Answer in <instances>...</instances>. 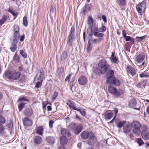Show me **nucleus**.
I'll list each match as a JSON object with an SVG mask.
<instances>
[{
	"mask_svg": "<svg viewBox=\"0 0 149 149\" xmlns=\"http://www.w3.org/2000/svg\"><path fill=\"white\" fill-rule=\"evenodd\" d=\"M131 125L132 129L133 128V133L136 135H139L140 132V128L141 127L140 123L137 121H134L131 123Z\"/></svg>",
	"mask_w": 149,
	"mask_h": 149,
	"instance_id": "1",
	"label": "nucleus"
},
{
	"mask_svg": "<svg viewBox=\"0 0 149 149\" xmlns=\"http://www.w3.org/2000/svg\"><path fill=\"white\" fill-rule=\"evenodd\" d=\"M98 66L103 72H105L108 69L110 68V65L107 63L106 60L104 59L100 61Z\"/></svg>",
	"mask_w": 149,
	"mask_h": 149,
	"instance_id": "2",
	"label": "nucleus"
},
{
	"mask_svg": "<svg viewBox=\"0 0 149 149\" xmlns=\"http://www.w3.org/2000/svg\"><path fill=\"white\" fill-rule=\"evenodd\" d=\"M108 90L109 93L112 94L114 95L117 97L121 95L124 93L123 90L121 89L117 90L116 88L111 86L108 88Z\"/></svg>",
	"mask_w": 149,
	"mask_h": 149,
	"instance_id": "3",
	"label": "nucleus"
},
{
	"mask_svg": "<svg viewBox=\"0 0 149 149\" xmlns=\"http://www.w3.org/2000/svg\"><path fill=\"white\" fill-rule=\"evenodd\" d=\"M75 27L74 26H72L71 28L70 31V34L68 36V40L67 41V43L68 45L69 46H72V42L74 40V31Z\"/></svg>",
	"mask_w": 149,
	"mask_h": 149,
	"instance_id": "4",
	"label": "nucleus"
},
{
	"mask_svg": "<svg viewBox=\"0 0 149 149\" xmlns=\"http://www.w3.org/2000/svg\"><path fill=\"white\" fill-rule=\"evenodd\" d=\"M146 2L144 1H143L136 6V8L139 13H141L144 12L146 8Z\"/></svg>",
	"mask_w": 149,
	"mask_h": 149,
	"instance_id": "5",
	"label": "nucleus"
},
{
	"mask_svg": "<svg viewBox=\"0 0 149 149\" xmlns=\"http://www.w3.org/2000/svg\"><path fill=\"white\" fill-rule=\"evenodd\" d=\"M97 141V139L94 134L92 133L87 140V143L90 145L95 144Z\"/></svg>",
	"mask_w": 149,
	"mask_h": 149,
	"instance_id": "6",
	"label": "nucleus"
},
{
	"mask_svg": "<svg viewBox=\"0 0 149 149\" xmlns=\"http://www.w3.org/2000/svg\"><path fill=\"white\" fill-rule=\"evenodd\" d=\"M143 129L141 132V135L142 138L145 140H147L149 139V133L146 130L147 128L145 126L144 128L142 127Z\"/></svg>",
	"mask_w": 149,
	"mask_h": 149,
	"instance_id": "7",
	"label": "nucleus"
},
{
	"mask_svg": "<svg viewBox=\"0 0 149 149\" xmlns=\"http://www.w3.org/2000/svg\"><path fill=\"white\" fill-rule=\"evenodd\" d=\"M78 83L81 85H84L87 83L88 80L87 78L84 76H80L78 79Z\"/></svg>",
	"mask_w": 149,
	"mask_h": 149,
	"instance_id": "8",
	"label": "nucleus"
},
{
	"mask_svg": "<svg viewBox=\"0 0 149 149\" xmlns=\"http://www.w3.org/2000/svg\"><path fill=\"white\" fill-rule=\"evenodd\" d=\"M132 129L131 123H129L125 124L124 126L123 131L124 133H127L130 132Z\"/></svg>",
	"mask_w": 149,
	"mask_h": 149,
	"instance_id": "9",
	"label": "nucleus"
},
{
	"mask_svg": "<svg viewBox=\"0 0 149 149\" xmlns=\"http://www.w3.org/2000/svg\"><path fill=\"white\" fill-rule=\"evenodd\" d=\"M127 70L128 75L130 74L133 76L136 74V71L135 69L130 65H129L127 67Z\"/></svg>",
	"mask_w": 149,
	"mask_h": 149,
	"instance_id": "10",
	"label": "nucleus"
},
{
	"mask_svg": "<svg viewBox=\"0 0 149 149\" xmlns=\"http://www.w3.org/2000/svg\"><path fill=\"white\" fill-rule=\"evenodd\" d=\"M92 133L84 131L81 132V138L84 139H88Z\"/></svg>",
	"mask_w": 149,
	"mask_h": 149,
	"instance_id": "11",
	"label": "nucleus"
},
{
	"mask_svg": "<svg viewBox=\"0 0 149 149\" xmlns=\"http://www.w3.org/2000/svg\"><path fill=\"white\" fill-rule=\"evenodd\" d=\"M61 134L64 136H69L71 135L69 130L67 129L62 128L61 130Z\"/></svg>",
	"mask_w": 149,
	"mask_h": 149,
	"instance_id": "12",
	"label": "nucleus"
},
{
	"mask_svg": "<svg viewBox=\"0 0 149 149\" xmlns=\"http://www.w3.org/2000/svg\"><path fill=\"white\" fill-rule=\"evenodd\" d=\"M23 122L24 124L26 126H30L32 124V121L28 118H25Z\"/></svg>",
	"mask_w": 149,
	"mask_h": 149,
	"instance_id": "13",
	"label": "nucleus"
},
{
	"mask_svg": "<svg viewBox=\"0 0 149 149\" xmlns=\"http://www.w3.org/2000/svg\"><path fill=\"white\" fill-rule=\"evenodd\" d=\"M145 58V56L143 53H141L137 56L136 58V61L139 63L142 62Z\"/></svg>",
	"mask_w": 149,
	"mask_h": 149,
	"instance_id": "14",
	"label": "nucleus"
},
{
	"mask_svg": "<svg viewBox=\"0 0 149 149\" xmlns=\"http://www.w3.org/2000/svg\"><path fill=\"white\" fill-rule=\"evenodd\" d=\"M33 141L34 143L36 144H40L42 141V138L39 136H36L34 138Z\"/></svg>",
	"mask_w": 149,
	"mask_h": 149,
	"instance_id": "15",
	"label": "nucleus"
},
{
	"mask_svg": "<svg viewBox=\"0 0 149 149\" xmlns=\"http://www.w3.org/2000/svg\"><path fill=\"white\" fill-rule=\"evenodd\" d=\"M36 132L38 134L42 136L43 132V128L42 127H37L36 128Z\"/></svg>",
	"mask_w": 149,
	"mask_h": 149,
	"instance_id": "16",
	"label": "nucleus"
},
{
	"mask_svg": "<svg viewBox=\"0 0 149 149\" xmlns=\"http://www.w3.org/2000/svg\"><path fill=\"white\" fill-rule=\"evenodd\" d=\"M83 130L82 126L81 125H77L75 127L74 133L76 134H79Z\"/></svg>",
	"mask_w": 149,
	"mask_h": 149,
	"instance_id": "17",
	"label": "nucleus"
},
{
	"mask_svg": "<svg viewBox=\"0 0 149 149\" xmlns=\"http://www.w3.org/2000/svg\"><path fill=\"white\" fill-rule=\"evenodd\" d=\"M21 73L19 72H14L12 74V79L16 80L19 78Z\"/></svg>",
	"mask_w": 149,
	"mask_h": 149,
	"instance_id": "18",
	"label": "nucleus"
},
{
	"mask_svg": "<svg viewBox=\"0 0 149 149\" xmlns=\"http://www.w3.org/2000/svg\"><path fill=\"white\" fill-rule=\"evenodd\" d=\"M55 139L52 137L49 136L46 138V141L48 143L52 144L54 142Z\"/></svg>",
	"mask_w": 149,
	"mask_h": 149,
	"instance_id": "19",
	"label": "nucleus"
},
{
	"mask_svg": "<svg viewBox=\"0 0 149 149\" xmlns=\"http://www.w3.org/2000/svg\"><path fill=\"white\" fill-rule=\"evenodd\" d=\"M136 104V100L134 98L130 99L129 102V106L132 107H135Z\"/></svg>",
	"mask_w": 149,
	"mask_h": 149,
	"instance_id": "20",
	"label": "nucleus"
},
{
	"mask_svg": "<svg viewBox=\"0 0 149 149\" xmlns=\"http://www.w3.org/2000/svg\"><path fill=\"white\" fill-rule=\"evenodd\" d=\"M60 142L61 145H65L67 143V139L65 136L61 137L60 139Z\"/></svg>",
	"mask_w": 149,
	"mask_h": 149,
	"instance_id": "21",
	"label": "nucleus"
},
{
	"mask_svg": "<svg viewBox=\"0 0 149 149\" xmlns=\"http://www.w3.org/2000/svg\"><path fill=\"white\" fill-rule=\"evenodd\" d=\"M100 32L97 31H93L94 35L96 37L98 38H101L102 40V38L103 37L104 35L103 33H100Z\"/></svg>",
	"mask_w": 149,
	"mask_h": 149,
	"instance_id": "22",
	"label": "nucleus"
},
{
	"mask_svg": "<svg viewBox=\"0 0 149 149\" xmlns=\"http://www.w3.org/2000/svg\"><path fill=\"white\" fill-rule=\"evenodd\" d=\"M107 80L106 82L107 84H112L115 78L114 77H106Z\"/></svg>",
	"mask_w": 149,
	"mask_h": 149,
	"instance_id": "23",
	"label": "nucleus"
},
{
	"mask_svg": "<svg viewBox=\"0 0 149 149\" xmlns=\"http://www.w3.org/2000/svg\"><path fill=\"white\" fill-rule=\"evenodd\" d=\"M117 3L120 6H123L125 5L126 3V0H117Z\"/></svg>",
	"mask_w": 149,
	"mask_h": 149,
	"instance_id": "24",
	"label": "nucleus"
},
{
	"mask_svg": "<svg viewBox=\"0 0 149 149\" xmlns=\"http://www.w3.org/2000/svg\"><path fill=\"white\" fill-rule=\"evenodd\" d=\"M68 58L67 53L66 51L64 52L62 54L61 56V58L62 60H65Z\"/></svg>",
	"mask_w": 149,
	"mask_h": 149,
	"instance_id": "25",
	"label": "nucleus"
},
{
	"mask_svg": "<svg viewBox=\"0 0 149 149\" xmlns=\"http://www.w3.org/2000/svg\"><path fill=\"white\" fill-rule=\"evenodd\" d=\"M91 7V4H86L82 8V9L84 12H85L87 10H90Z\"/></svg>",
	"mask_w": 149,
	"mask_h": 149,
	"instance_id": "26",
	"label": "nucleus"
},
{
	"mask_svg": "<svg viewBox=\"0 0 149 149\" xmlns=\"http://www.w3.org/2000/svg\"><path fill=\"white\" fill-rule=\"evenodd\" d=\"M93 71L95 73L97 74H100L101 73L104 74L105 72H103L102 71V70L100 69L99 68H93Z\"/></svg>",
	"mask_w": 149,
	"mask_h": 149,
	"instance_id": "27",
	"label": "nucleus"
},
{
	"mask_svg": "<svg viewBox=\"0 0 149 149\" xmlns=\"http://www.w3.org/2000/svg\"><path fill=\"white\" fill-rule=\"evenodd\" d=\"M126 123V121H118L116 122L117 126L118 127L120 128L122 127L123 125Z\"/></svg>",
	"mask_w": 149,
	"mask_h": 149,
	"instance_id": "28",
	"label": "nucleus"
},
{
	"mask_svg": "<svg viewBox=\"0 0 149 149\" xmlns=\"http://www.w3.org/2000/svg\"><path fill=\"white\" fill-rule=\"evenodd\" d=\"M44 78V76L41 75L39 73H37L36 76V79L38 80H40V81H42Z\"/></svg>",
	"mask_w": 149,
	"mask_h": 149,
	"instance_id": "29",
	"label": "nucleus"
},
{
	"mask_svg": "<svg viewBox=\"0 0 149 149\" xmlns=\"http://www.w3.org/2000/svg\"><path fill=\"white\" fill-rule=\"evenodd\" d=\"M113 116V113H108L105 115V118L106 120H109L112 118Z\"/></svg>",
	"mask_w": 149,
	"mask_h": 149,
	"instance_id": "30",
	"label": "nucleus"
},
{
	"mask_svg": "<svg viewBox=\"0 0 149 149\" xmlns=\"http://www.w3.org/2000/svg\"><path fill=\"white\" fill-rule=\"evenodd\" d=\"M7 17L8 16L7 15H4L3 16L2 19L0 20V25L1 26L7 20Z\"/></svg>",
	"mask_w": 149,
	"mask_h": 149,
	"instance_id": "31",
	"label": "nucleus"
},
{
	"mask_svg": "<svg viewBox=\"0 0 149 149\" xmlns=\"http://www.w3.org/2000/svg\"><path fill=\"white\" fill-rule=\"evenodd\" d=\"M13 35L15 38L14 40H15L16 41H18L19 40L20 36L19 33V32H14Z\"/></svg>",
	"mask_w": 149,
	"mask_h": 149,
	"instance_id": "32",
	"label": "nucleus"
},
{
	"mask_svg": "<svg viewBox=\"0 0 149 149\" xmlns=\"http://www.w3.org/2000/svg\"><path fill=\"white\" fill-rule=\"evenodd\" d=\"M20 57L18 56L17 54L16 53L15 54L13 59L17 63H18L19 61Z\"/></svg>",
	"mask_w": 149,
	"mask_h": 149,
	"instance_id": "33",
	"label": "nucleus"
},
{
	"mask_svg": "<svg viewBox=\"0 0 149 149\" xmlns=\"http://www.w3.org/2000/svg\"><path fill=\"white\" fill-rule=\"evenodd\" d=\"M112 84H113L116 86H119L120 83L118 79L115 78Z\"/></svg>",
	"mask_w": 149,
	"mask_h": 149,
	"instance_id": "34",
	"label": "nucleus"
},
{
	"mask_svg": "<svg viewBox=\"0 0 149 149\" xmlns=\"http://www.w3.org/2000/svg\"><path fill=\"white\" fill-rule=\"evenodd\" d=\"M118 58L114 56L113 54H112L111 58V61L112 62L115 63H117Z\"/></svg>",
	"mask_w": 149,
	"mask_h": 149,
	"instance_id": "35",
	"label": "nucleus"
},
{
	"mask_svg": "<svg viewBox=\"0 0 149 149\" xmlns=\"http://www.w3.org/2000/svg\"><path fill=\"white\" fill-rule=\"evenodd\" d=\"M114 72L112 70H109L107 72V77H114Z\"/></svg>",
	"mask_w": 149,
	"mask_h": 149,
	"instance_id": "36",
	"label": "nucleus"
},
{
	"mask_svg": "<svg viewBox=\"0 0 149 149\" xmlns=\"http://www.w3.org/2000/svg\"><path fill=\"white\" fill-rule=\"evenodd\" d=\"M136 141L140 146L144 144V142L141 138L137 139Z\"/></svg>",
	"mask_w": 149,
	"mask_h": 149,
	"instance_id": "37",
	"label": "nucleus"
},
{
	"mask_svg": "<svg viewBox=\"0 0 149 149\" xmlns=\"http://www.w3.org/2000/svg\"><path fill=\"white\" fill-rule=\"evenodd\" d=\"M146 38V36H144L141 37H136V40L137 42H140L143 40L144 39Z\"/></svg>",
	"mask_w": 149,
	"mask_h": 149,
	"instance_id": "38",
	"label": "nucleus"
},
{
	"mask_svg": "<svg viewBox=\"0 0 149 149\" xmlns=\"http://www.w3.org/2000/svg\"><path fill=\"white\" fill-rule=\"evenodd\" d=\"M28 21L27 18L26 17L24 16L23 19V24L25 26H27L28 25Z\"/></svg>",
	"mask_w": 149,
	"mask_h": 149,
	"instance_id": "39",
	"label": "nucleus"
},
{
	"mask_svg": "<svg viewBox=\"0 0 149 149\" xmlns=\"http://www.w3.org/2000/svg\"><path fill=\"white\" fill-rule=\"evenodd\" d=\"M102 40V39L101 38H97L93 39L92 41V42L93 43L95 44L96 43L97 44L99 43Z\"/></svg>",
	"mask_w": 149,
	"mask_h": 149,
	"instance_id": "40",
	"label": "nucleus"
},
{
	"mask_svg": "<svg viewBox=\"0 0 149 149\" xmlns=\"http://www.w3.org/2000/svg\"><path fill=\"white\" fill-rule=\"evenodd\" d=\"M6 122L5 118L3 116H0V124L2 125L3 124Z\"/></svg>",
	"mask_w": 149,
	"mask_h": 149,
	"instance_id": "41",
	"label": "nucleus"
},
{
	"mask_svg": "<svg viewBox=\"0 0 149 149\" xmlns=\"http://www.w3.org/2000/svg\"><path fill=\"white\" fill-rule=\"evenodd\" d=\"M20 53L21 56L24 58H26L27 57V54L25 53L23 50H21L20 51Z\"/></svg>",
	"mask_w": 149,
	"mask_h": 149,
	"instance_id": "42",
	"label": "nucleus"
},
{
	"mask_svg": "<svg viewBox=\"0 0 149 149\" xmlns=\"http://www.w3.org/2000/svg\"><path fill=\"white\" fill-rule=\"evenodd\" d=\"M92 48V46H91V42H90L88 41L87 49V51L88 52H90Z\"/></svg>",
	"mask_w": 149,
	"mask_h": 149,
	"instance_id": "43",
	"label": "nucleus"
},
{
	"mask_svg": "<svg viewBox=\"0 0 149 149\" xmlns=\"http://www.w3.org/2000/svg\"><path fill=\"white\" fill-rule=\"evenodd\" d=\"M106 27L104 26H102V27L98 29V31L99 32H103L106 31Z\"/></svg>",
	"mask_w": 149,
	"mask_h": 149,
	"instance_id": "44",
	"label": "nucleus"
},
{
	"mask_svg": "<svg viewBox=\"0 0 149 149\" xmlns=\"http://www.w3.org/2000/svg\"><path fill=\"white\" fill-rule=\"evenodd\" d=\"M88 23L89 25L92 26L93 24V21L91 17H89L88 19Z\"/></svg>",
	"mask_w": 149,
	"mask_h": 149,
	"instance_id": "45",
	"label": "nucleus"
},
{
	"mask_svg": "<svg viewBox=\"0 0 149 149\" xmlns=\"http://www.w3.org/2000/svg\"><path fill=\"white\" fill-rule=\"evenodd\" d=\"M5 128L2 125H0V134L5 133Z\"/></svg>",
	"mask_w": 149,
	"mask_h": 149,
	"instance_id": "46",
	"label": "nucleus"
},
{
	"mask_svg": "<svg viewBox=\"0 0 149 149\" xmlns=\"http://www.w3.org/2000/svg\"><path fill=\"white\" fill-rule=\"evenodd\" d=\"M42 81H40V80H38V81L37 82L36 85L35 86L36 88H38L40 87V86L41 84Z\"/></svg>",
	"mask_w": 149,
	"mask_h": 149,
	"instance_id": "47",
	"label": "nucleus"
},
{
	"mask_svg": "<svg viewBox=\"0 0 149 149\" xmlns=\"http://www.w3.org/2000/svg\"><path fill=\"white\" fill-rule=\"evenodd\" d=\"M5 75L10 79H12V74H11L8 71H7L5 73Z\"/></svg>",
	"mask_w": 149,
	"mask_h": 149,
	"instance_id": "48",
	"label": "nucleus"
},
{
	"mask_svg": "<svg viewBox=\"0 0 149 149\" xmlns=\"http://www.w3.org/2000/svg\"><path fill=\"white\" fill-rule=\"evenodd\" d=\"M58 95V93L57 92H54L52 97V100L54 101L55 99L57 96Z\"/></svg>",
	"mask_w": 149,
	"mask_h": 149,
	"instance_id": "49",
	"label": "nucleus"
},
{
	"mask_svg": "<svg viewBox=\"0 0 149 149\" xmlns=\"http://www.w3.org/2000/svg\"><path fill=\"white\" fill-rule=\"evenodd\" d=\"M19 28L17 25H15L14 27L13 30L14 32H18L19 31Z\"/></svg>",
	"mask_w": 149,
	"mask_h": 149,
	"instance_id": "50",
	"label": "nucleus"
},
{
	"mask_svg": "<svg viewBox=\"0 0 149 149\" xmlns=\"http://www.w3.org/2000/svg\"><path fill=\"white\" fill-rule=\"evenodd\" d=\"M25 103H21L19 106V111H20L24 107Z\"/></svg>",
	"mask_w": 149,
	"mask_h": 149,
	"instance_id": "51",
	"label": "nucleus"
},
{
	"mask_svg": "<svg viewBox=\"0 0 149 149\" xmlns=\"http://www.w3.org/2000/svg\"><path fill=\"white\" fill-rule=\"evenodd\" d=\"M50 12L52 13H54L55 10V7L54 5H52L50 7Z\"/></svg>",
	"mask_w": 149,
	"mask_h": 149,
	"instance_id": "52",
	"label": "nucleus"
},
{
	"mask_svg": "<svg viewBox=\"0 0 149 149\" xmlns=\"http://www.w3.org/2000/svg\"><path fill=\"white\" fill-rule=\"evenodd\" d=\"M44 69L42 68L39 70L38 73H39L41 75L44 76Z\"/></svg>",
	"mask_w": 149,
	"mask_h": 149,
	"instance_id": "53",
	"label": "nucleus"
},
{
	"mask_svg": "<svg viewBox=\"0 0 149 149\" xmlns=\"http://www.w3.org/2000/svg\"><path fill=\"white\" fill-rule=\"evenodd\" d=\"M27 101L28 102H29V100H28L27 99H26L25 97H22L21 98L19 99L18 100V102H19L21 101Z\"/></svg>",
	"mask_w": 149,
	"mask_h": 149,
	"instance_id": "54",
	"label": "nucleus"
},
{
	"mask_svg": "<svg viewBox=\"0 0 149 149\" xmlns=\"http://www.w3.org/2000/svg\"><path fill=\"white\" fill-rule=\"evenodd\" d=\"M54 123V121L53 120H50L49 122V127L51 128H52L53 127V124Z\"/></svg>",
	"mask_w": 149,
	"mask_h": 149,
	"instance_id": "55",
	"label": "nucleus"
},
{
	"mask_svg": "<svg viewBox=\"0 0 149 149\" xmlns=\"http://www.w3.org/2000/svg\"><path fill=\"white\" fill-rule=\"evenodd\" d=\"M71 76V74H69V75L67 76L66 78L65 79V81H68V82H69L70 81V78Z\"/></svg>",
	"mask_w": 149,
	"mask_h": 149,
	"instance_id": "56",
	"label": "nucleus"
},
{
	"mask_svg": "<svg viewBox=\"0 0 149 149\" xmlns=\"http://www.w3.org/2000/svg\"><path fill=\"white\" fill-rule=\"evenodd\" d=\"M16 48V47L15 46V45H13V46L10 47V49L12 52H14Z\"/></svg>",
	"mask_w": 149,
	"mask_h": 149,
	"instance_id": "57",
	"label": "nucleus"
},
{
	"mask_svg": "<svg viewBox=\"0 0 149 149\" xmlns=\"http://www.w3.org/2000/svg\"><path fill=\"white\" fill-rule=\"evenodd\" d=\"M21 77L22 78L21 79L20 81H23L26 78V76L25 75H22V76H21Z\"/></svg>",
	"mask_w": 149,
	"mask_h": 149,
	"instance_id": "58",
	"label": "nucleus"
},
{
	"mask_svg": "<svg viewBox=\"0 0 149 149\" xmlns=\"http://www.w3.org/2000/svg\"><path fill=\"white\" fill-rule=\"evenodd\" d=\"M122 33L124 37H125L126 36V33L125 30H123Z\"/></svg>",
	"mask_w": 149,
	"mask_h": 149,
	"instance_id": "59",
	"label": "nucleus"
},
{
	"mask_svg": "<svg viewBox=\"0 0 149 149\" xmlns=\"http://www.w3.org/2000/svg\"><path fill=\"white\" fill-rule=\"evenodd\" d=\"M131 38V37L130 36H126L125 38V40L127 41H130Z\"/></svg>",
	"mask_w": 149,
	"mask_h": 149,
	"instance_id": "60",
	"label": "nucleus"
},
{
	"mask_svg": "<svg viewBox=\"0 0 149 149\" xmlns=\"http://www.w3.org/2000/svg\"><path fill=\"white\" fill-rule=\"evenodd\" d=\"M102 19L105 23L107 22V18L105 16L103 15L102 16Z\"/></svg>",
	"mask_w": 149,
	"mask_h": 149,
	"instance_id": "61",
	"label": "nucleus"
},
{
	"mask_svg": "<svg viewBox=\"0 0 149 149\" xmlns=\"http://www.w3.org/2000/svg\"><path fill=\"white\" fill-rule=\"evenodd\" d=\"M8 11L10 13H11L13 15L15 16V13L13 11L9 9L8 10Z\"/></svg>",
	"mask_w": 149,
	"mask_h": 149,
	"instance_id": "62",
	"label": "nucleus"
},
{
	"mask_svg": "<svg viewBox=\"0 0 149 149\" xmlns=\"http://www.w3.org/2000/svg\"><path fill=\"white\" fill-rule=\"evenodd\" d=\"M81 111V110L80 111H79L80 112V113H81V114L82 115H83L84 116H85V115H86L85 112L84 111Z\"/></svg>",
	"mask_w": 149,
	"mask_h": 149,
	"instance_id": "63",
	"label": "nucleus"
},
{
	"mask_svg": "<svg viewBox=\"0 0 149 149\" xmlns=\"http://www.w3.org/2000/svg\"><path fill=\"white\" fill-rule=\"evenodd\" d=\"M130 41L131 43L133 44L134 43V39L132 37L130 38Z\"/></svg>",
	"mask_w": 149,
	"mask_h": 149,
	"instance_id": "64",
	"label": "nucleus"
}]
</instances>
